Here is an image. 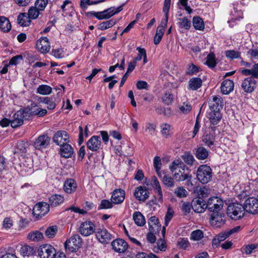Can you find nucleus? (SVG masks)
I'll list each match as a JSON object with an SVG mask.
<instances>
[{
  "label": "nucleus",
  "mask_w": 258,
  "mask_h": 258,
  "mask_svg": "<svg viewBox=\"0 0 258 258\" xmlns=\"http://www.w3.org/2000/svg\"><path fill=\"white\" fill-rule=\"evenodd\" d=\"M133 219L136 225L143 226L146 223L144 216L140 212H135L133 215Z\"/></svg>",
  "instance_id": "obj_34"
},
{
  "label": "nucleus",
  "mask_w": 258,
  "mask_h": 258,
  "mask_svg": "<svg viewBox=\"0 0 258 258\" xmlns=\"http://www.w3.org/2000/svg\"><path fill=\"white\" fill-rule=\"evenodd\" d=\"M50 138L47 135H41L36 140L34 147L38 150L45 149L48 146Z\"/></svg>",
  "instance_id": "obj_19"
},
{
  "label": "nucleus",
  "mask_w": 258,
  "mask_h": 258,
  "mask_svg": "<svg viewBox=\"0 0 258 258\" xmlns=\"http://www.w3.org/2000/svg\"><path fill=\"white\" fill-rule=\"evenodd\" d=\"M208 118L212 124L216 125L221 120V115L219 111H210L208 114Z\"/></svg>",
  "instance_id": "obj_33"
},
{
  "label": "nucleus",
  "mask_w": 258,
  "mask_h": 258,
  "mask_svg": "<svg viewBox=\"0 0 258 258\" xmlns=\"http://www.w3.org/2000/svg\"><path fill=\"white\" fill-rule=\"evenodd\" d=\"M81 238L78 235L72 236L64 243L66 249H68L71 252L76 251L81 246Z\"/></svg>",
  "instance_id": "obj_6"
},
{
  "label": "nucleus",
  "mask_w": 258,
  "mask_h": 258,
  "mask_svg": "<svg viewBox=\"0 0 258 258\" xmlns=\"http://www.w3.org/2000/svg\"><path fill=\"white\" fill-rule=\"evenodd\" d=\"M183 166H185L183 163L180 160H176L172 162L169 168L173 174L174 172H177V169L179 167H182Z\"/></svg>",
  "instance_id": "obj_53"
},
{
  "label": "nucleus",
  "mask_w": 258,
  "mask_h": 258,
  "mask_svg": "<svg viewBox=\"0 0 258 258\" xmlns=\"http://www.w3.org/2000/svg\"><path fill=\"white\" fill-rule=\"evenodd\" d=\"M148 222L150 232L155 233L159 232L160 225L157 218L152 216L149 219Z\"/></svg>",
  "instance_id": "obj_22"
},
{
  "label": "nucleus",
  "mask_w": 258,
  "mask_h": 258,
  "mask_svg": "<svg viewBox=\"0 0 258 258\" xmlns=\"http://www.w3.org/2000/svg\"><path fill=\"white\" fill-rule=\"evenodd\" d=\"M181 157L184 162L189 165H192L195 161L194 156L189 152H185Z\"/></svg>",
  "instance_id": "obj_54"
},
{
  "label": "nucleus",
  "mask_w": 258,
  "mask_h": 258,
  "mask_svg": "<svg viewBox=\"0 0 258 258\" xmlns=\"http://www.w3.org/2000/svg\"><path fill=\"white\" fill-rule=\"evenodd\" d=\"M149 192L147 188L140 186L135 190L134 196L136 198L140 201L144 202L149 197Z\"/></svg>",
  "instance_id": "obj_21"
},
{
  "label": "nucleus",
  "mask_w": 258,
  "mask_h": 258,
  "mask_svg": "<svg viewBox=\"0 0 258 258\" xmlns=\"http://www.w3.org/2000/svg\"><path fill=\"white\" fill-rule=\"evenodd\" d=\"M233 82L230 80H225L221 84V92L223 94H228L233 91Z\"/></svg>",
  "instance_id": "obj_24"
},
{
  "label": "nucleus",
  "mask_w": 258,
  "mask_h": 258,
  "mask_svg": "<svg viewBox=\"0 0 258 258\" xmlns=\"http://www.w3.org/2000/svg\"><path fill=\"white\" fill-rule=\"evenodd\" d=\"M193 210L197 213H203L206 208V202L201 198H195L192 201Z\"/></svg>",
  "instance_id": "obj_18"
},
{
  "label": "nucleus",
  "mask_w": 258,
  "mask_h": 258,
  "mask_svg": "<svg viewBox=\"0 0 258 258\" xmlns=\"http://www.w3.org/2000/svg\"><path fill=\"white\" fill-rule=\"evenodd\" d=\"M199 71V68L197 66H195L193 63L189 64L187 68L186 71V74L187 75H193L197 73H198Z\"/></svg>",
  "instance_id": "obj_60"
},
{
  "label": "nucleus",
  "mask_w": 258,
  "mask_h": 258,
  "mask_svg": "<svg viewBox=\"0 0 258 258\" xmlns=\"http://www.w3.org/2000/svg\"><path fill=\"white\" fill-rule=\"evenodd\" d=\"M152 185L156 189L157 193L156 197L158 199V202H162L163 201V195L159 182L156 177H154L152 180Z\"/></svg>",
  "instance_id": "obj_31"
},
{
  "label": "nucleus",
  "mask_w": 258,
  "mask_h": 258,
  "mask_svg": "<svg viewBox=\"0 0 258 258\" xmlns=\"http://www.w3.org/2000/svg\"><path fill=\"white\" fill-rule=\"evenodd\" d=\"M49 211V205L45 202L36 204L33 209V214L36 217H42L46 214Z\"/></svg>",
  "instance_id": "obj_8"
},
{
  "label": "nucleus",
  "mask_w": 258,
  "mask_h": 258,
  "mask_svg": "<svg viewBox=\"0 0 258 258\" xmlns=\"http://www.w3.org/2000/svg\"><path fill=\"white\" fill-rule=\"evenodd\" d=\"M212 177V171L210 166L202 165L198 167L197 171V178L202 183L205 184L209 182Z\"/></svg>",
  "instance_id": "obj_3"
},
{
  "label": "nucleus",
  "mask_w": 258,
  "mask_h": 258,
  "mask_svg": "<svg viewBox=\"0 0 258 258\" xmlns=\"http://www.w3.org/2000/svg\"><path fill=\"white\" fill-rule=\"evenodd\" d=\"M38 255L40 258H55L56 251L55 249L50 244L41 245L37 250Z\"/></svg>",
  "instance_id": "obj_5"
},
{
  "label": "nucleus",
  "mask_w": 258,
  "mask_h": 258,
  "mask_svg": "<svg viewBox=\"0 0 258 258\" xmlns=\"http://www.w3.org/2000/svg\"><path fill=\"white\" fill-rule=\"evenodd\" d=\"M204 237L203 232L200 230H197L191 232L190 239L194 240H200Z\"/></svg>",
  "instance_id": "obj_59"
},
{
  "label": "nucleus",
  "mask_w": 258,
  "mask_h": 258,
  "mask_svg": "<svg viewBox=\"0 0 258 258\" xmlns=\"http://www.w3.org/2000/svg\"><path fill=\"white\" fill-rule=\"evenodd\" d=\"M28 238L32 241L38 242L43 238V235L41 232L38 231H35L30 233L28 235Z\"/></svg>",
  "instance_id": "obj_44"
},
{
  "label": "nucleus",
  "mask_w": 258,
  "mask_h": 258,
  "mask_svg": "<svg viewBox=\"0 0 258 258\" xmlns=\"http://www.w3.org/2000/svg\"><path fill=\"white\" fill-rule=\"evenodd\" d=\"M111 9H107L102 12H98V15L96 16V18L98 20L108 19L112 16Z\"/></svg>",
  "instance_id": "obj_46"
},
{
  "label": "nucleus",
  "mask_w": 258,
  "mask_h": 258,
  "mask_svg": "<svg viewBox=\"0 0 258 258\" xmlns=\"http://www.w3.org/2000/svg\"><path fill=\"white\" fill-rule=\"evenodd\" d=\"M191 208L192 209V202H184L182 204L181 209L183 215H187L190 213Z\"/></svg>",
  "instance_id": "obj_58"
},
{
  "label": "nucleus",
  "mask_w": 258,
  "mask_h": 258,
  "mask_svg": "<svg viewBox=\"0 0 258 258\" xmlns=\"http://www.w3.org/2000/svg\"><path fill=\"white\" fill-rule=\"evenodd\" d=\"M101 146V138L98 136H92L87 142V147L92 151H97Z\"/></svg>",
  "instance_id": "obj_15"
},
{
  "label": "nucleus",
  "mask_w": 258,
  "mask_h": 258,
  "mask_svg": "<svg viewBox=\"0 0 258 258\" xmlns=\"http://www.w3.org/2000/svg\"><path fill=\"white\" fill-rule=\"evenodd\" d=\"M96 237L101 243H108L112 239V235L105 228H98L96 232Z\"/></svg>",
  "instance_id": "obj_10"
},
{
  "label": "nucleus",
  "mask_w": 258,
  "mask_h": 258,
  "mask_svg": "<svg viewBox=\"0 0 258 258\" xmlns=\"http://www.w3.org/2000/svg\"><path fill=\"white\" fill-rule=\"evenodd\" d=\"M17 23L21 26H27L30 23V20L26 13H21L17 17Z\"/></svg>",
  "instance_id": "obj_36"
},
{
  "label": "nucleus",
  "mask_w": 258,
  "mask_h": 258,
  "mask_svg": "<svg viewBox=\"0 0 258 258\" xmlns=\"http://www.w3.org/2000/svg\"><path fill=\"white\" fill-rule=\"evenodd\" d=\"M69 137L68 133L64 131H59L56 132L53 137V142L57 145L62 146L69 141Z\"/></svg>",
  "instance_id": "obj_13"
},
{
  "label": "nucleus",
  "mask_w": 258,
  "mask_h": 258,
  "mask_svg": "<svg viewBox=\"0 0 258 258\" xmlns=\"http://www.w3.org/2000/svg\"><path fill=\"white\" fill-rule=\"evenodd\" d=\"M171 0H164L163 12L164 13L165 18L163 19L159 25L163 26L164 28L166 26L168 19L169 9L170 7Z\"/></svg>",
  "instance_id": "obj_25"
},
{
  "label": "nucleus",
  "mask_w": 258,
  "mask_h": 258,
  "mask_svg": "<svg viewBox=\"0 0 258 258\" xmlns=\"http://www.w3.org/2000/svg\"><path fill=\"white\" fill-rule=\"evenodd\" d=\"M12 26L9 20L5 16H0V30L4 33L9 32Z\"/></svg>",
  "instance_id": "obj_28"
},
{
  "label": "nucleus",
  "mask_w": 258,
  "mask_h": 258,
  "mask_svg": "<svg viewBox=\"0 0 258 258\" xmlns=\"http://www.w3.org/2000/svg\"><path fill=\"white\" fill-rule=\"evenodd\" d=\"M205 63L210 68H214L216 66V57L213 52H210L206 57Z\"/></svg>",
  "instance_id": "obj_43"
},
{
  "label": "nucleus",
  "mask_w": 258,
  "mask_h": 258,
  "mask_svg": "<svg viewBox=\"0 0 258 258\" xmlns=\"http://www.w3.org/2000/svg\"><path fill=\"white\" fill-rule=\"evenodd\" d=\"M203 81L200 78L193 77L188 81V89L191 90H197L201 87Z\"/></svg>",
  "instance_id": "obj_26"
},
{
  "label": "nucleus",
  "mask_w": 258,
  "mask_h": 258,
  "mask_svg": "<svg viewBox=\"0 0 258 258\" xmlns=\"http://www.w3.org/2000/svg\"><path fill=\"white\" fill-rule=\"evenodd\" d=\"M177 24L180 28H183L186 30H188L191 26L190 21L186 17L179 19Z\"/></svg>",
  "instance_id": "obj_49"
},
{
  "label": "nucleus",
  "mask_w": 258,
  "mask_h": 258,
  "mask_svg": "<svg viewBox=\"0 0 258 258\" xmlns=\"http://www.w3.org/2000/svg\"><path fill=\"white\" fill-rule=\"evenodd\" d=\"M241 87L244 92L250 93L256 88V81L253 77H249L242 81Z\"/></svg>",
  "instance_id": "obj_9"
},
{
  "label": "nucleus",
  "mask_w": 258,
  "mask_h": 258,
  "mask_svg": "<svg viewBox=\"0 0 258 258\" xmlns=\"http://www.w3.org/2000/svg\"><path fill=\"white\" fill-rule=\"evenodd\" d=\"M209 108L211 111H219L222 108V99L219 96H212L209 101Z\"/></svg>",
  "instance_id": "obj_16"
},
{
  "label": "nucleus",
  "mask_w": 258,
  "mask_h": 258,
  "mask_svg": "<svg viewBox=\"0 0 258 258\" xmlns=\"http://www.w3.org/2000/svg\"><path fill=\"white\" fill-rule=\"evenodd\" d=\"M203 142L206 145L210 147L213 145L215 141V136L213 133H205L202 138Z\"/></svg>",
  "instance_id": "obj_35"
},
{
  "label": "nucleus",
  "mask_w": 258,
  "mask_h": 258,
  "mask_svg": "<svg viewBox=\"0 0 258 258\" xmlns=\"http://www.w3.org/2000/svg\"><path fill=\"white\" fill-rule=\"evenodd\" d=\"M64 201V198L59 195H52L49 198L48 205L51 207H56L59 205Z\"/></svg>",
  "instance_id": "obj_30"
},
{
  "label": "nucleus",
  "mask_w": 258,
  "mask_h": 258,
  "mask_svg": "<svg viewBox=\"0 0 258 258\" xmlns=\"http://www.w3.org/2000/svg\"><path fill=\"white\" fill-rule=\"evenodd\" d=\"M244 209L242 204L233 203L230 204L227 208V215L232 220H239L243 217Z\"/></svg>",
  "instance_id": "obj_1"
},
{
  "label": "nucleus",
  "mask_w": 258,
  "mask_h": 258,
  "mask_svg": "<svg viewBox=\"0 0 258 258\" xmlns=\"http://www.w3.org/2000/svg\"><path fill=\"white\" fill-rule=\"evenodd\" d=\"M73 153V149L69 144H67L60 146V154L62 157L65 158H69L72 157Z\"/></svg>",
  "instance_id": "obj_27"
},
{
  "label": "nucleus",
  "mask_w": 258,
  "mask_h": 258,
  "mask_svg": "<svg viewBox=\"0 0 258 258\" xmlns=\"http://www.w3.org/2000/svg\"><path fill=\"white\" fill-rule=\"evenodd\" d=\"M113 203H112V201L110 202L107 200H103L101 202L100 206L98 207V209H110L113 207Z\"/></svg>",
  "instance_id": "obj_62"
},
{
  "label": "nucleus",
  "mask_w": 258,
  "mask_h": 258,
  "mask_svg": "<svg viewBox=\"0 0 258 258\" xmlns=\"http://www.w3.org/2000/svg\"><path fill=\"white\" fill-rule=\"evenodd\" d=\"M192 24L194 28L199 30H203L205 28V25L203 19L199 16L194 17Z\"/></svg>",
  "instance_id": "obj_37"
},
{
  "label": "nucleus",
  "mask_w": 258,
  "mask_h": 258,
  "mask_svg": "<svg viewBox=\"0 0 258 258\" xmlns=\"http://www.w3.org/2000/svg\"><path fill=\"white\" fill-rule=\"evenodd\" d=\"M117 22L114 19H110L109 20L101 23L98 26V29L104 30L110 28L114 26Z\"/></svg>",
  "instance_id": "obj_42"
},
{
  "label": "nucleus",
  "mask_w": 258,
  "mask_h": 258,
  "mask_svg": "<svg viewBox=\"0 0 258 258\" xmlns=\"http://www.w3.org/2000/svg\"><path fill=\"white\" fill-rule=\"evenodd\" d=\"M173 177L176 181H184L186 179H188L189 178H191V175L185 173L184 170L179 175V173H177V172H174L173 174Z\"/></svg>",
  "instance_id": "obj_45"
},
{
  "label": "nucleus",
  "mask_w": 258,
  "mask_h": 258,
  "mask_svg": "<svg viewBox=\"0 0 258 258\" xmlns=\"http://www.w3.org/2000/svg\"><path fill=\"white\" fill-rule=\"evenodd\" d=\"M241 73L245 76H251L253 79H258V63H254L250 69H244Z\"/></svg>",
  "instance_id": "obj_29"
},
{
  "label": "nucleus",
  "mask_w": 258,
  "mask_h": 258,
  "mask_svg": "<svg viewBox=\"0 0 258 258\" xmlns=\"http://www.w3.org/2000/svg\"><path fill=\"white\" fill-rule=\"evenodd\" d=\"M113 249L118 253L125 252L128 247L126 241L122 239H116L111 242Z\"/></svg>",
  "instance_id": "obj_14"
},
{
  "label": "nucleus",
  "mask_w": 258,
  "mask_h": 258,
  "mask_svg": "<svg viewBox=\"0 0 258 258\" xmlns=\"http://www.w3.org/2000/svg\"><path fill=\"white\" fill-rule=\"evenodd\" d=\"M177 246L180 248L186 249L190 246V243L186 238H179L177 242Z\"/></svg>",
  "instance_id": "obj_55"
},
{
  "label": "nucleus",
  "mask_w": 258,
  "mask_h": 258,
  "mask_svg": "<svg viewBox=\"0 0 258 258\" xmlns=\"http://www.w3.org/2000/svg\"><path fill=\"white\" fill-rule=\"evenodd\" d=\"M162 99L165 103L168 105L171 103L173 100V95L169 92H166L164 93Z\"/></svg>",
  "instance_id": "obj_64"
},
{
  "label": "nucleus",
  "mask_w": 258,
  "mask_h": 258,
  "mask_svg": "<svg viewBox=\"0 0 258 258\" xmlns=\"http://www.w3.org/2000/svg\"><path fill=\"white\" fill-rule=\"evenodd\" d=\"M47 5L48 0H36L35 3V7L40 11H44Z\"/></svg>",
  "instance_id": "obj_56"
},
{
  "label": "nucleus",
  "mask_w": 258,
  "mask_h": 258,
  "mask_svg": "<svg viewBox=\"0 0 258 258\" xmlns=\"http://www.w3.org/2000/svg\"><path fill=\"white\" fill-rule=\"evenodd\" d=\"M206 209L213 213L219 212L223 207V201L218 197L210 198L207 202H206Z\"/></svg>",
  "instance_id": "obj_4"
},
{
  "label": "nucleus",
  "mask_w": 258,
  "mask_h": 258,
  "mask_svg": "<svg viewBox=\"0 0 258 258\" xmlns=\"http://www.w3.org/2000/svg\"><path fill=\"white\" fill-rule=\"evenodd\" d=\"M164 32V28L163 26L159 25L157 28L155 36L154 39V43L155 45L159 43L162 39Z\"/></svg>",
  "instance_id": "obj_39"
},
{
  "label": "nucleus",
  "mask_w": 258,
  "mask_h": 258,
  "mask_svg": "<svg viewBox=\"0 0 258 258\" xmlns=\"http://www.w3.org/2000/svg\"><path fill=\"white\" fill-rule=\"evenodd\" d=\"M124 199V190L121 189H116L113 191L111 201L114 204H120L123 202Z\"/></svg>",
  "instance_id": "obj_17"
},
{
  "label": "nucleus",
  "mask_w": 258,
  "mask_h": 258,
  "mask_svg": "<svg viewBox=\"0 0 258 258\" xmlns=\"http://www.w3.org/2000/svg\"><path fill=\"white\" fill-rule=\"evenodd\" d=\"M198 195L199 197L198 198H201L203 199V198H207L210 194V189L206 186H204L203 187H200L198 190Z\"/></svg>",
  "instance_id": "obj_50"
},
{
  "label": "nucleus",
  "mask_w": 258,
  "mask_h": 258,
  "mask_svg": "<svg viewBox=\"0 0 258 258\" xmlns=\"http://www.w3.org/2000/svg\"><path fill=\"white\" fill-rule=\"evenodd\" d=\"M57 227L55 225H53L47 227L45 231V235L46 237L49 238H53L56 235L57 232Z\"/></svg>",
  "instance_id": "obj_51"
},
{
  "label": "nucleus",
  "mask_w": 258,
  "mask_h": 258,
  "mask_svg": "<svg viewBox=\"0 0 258 258\" xmlns=\"http://www.w3.org/2000/svg\"><path fill=\"white\" fill-rule=\"evenodd\" d=\"M161 133L165 138H168L170 136V125L168 123H163L160 125Z\"/></svg>",
  "instance_id": "obj_52"
},
{
  "label": "nucleus",
  "mask_w": 258,
  "mask_h": 258,
  "mask_svg": "<svg viewBox=\"0 0 258 258\" xmlns=\"http://www.w3.org/2000/svg\"><path fill=\"white\" fill-rule=\"evenodd\" d=\"M243 207L244 211L255 214L258 212V199L253 197L249 198L245 201Z\"/></svg>",
  "instance_id": "obj_7"
},
{
  "label": "nucleus",
  "mask_w": 258,
  "mask_h": 258,
  "mask_svg": "<svg viewBox=\"0 0 258 258\" xmlns=\"http://www.w3.org/2000/svg\"><path fill=\"white\" fill-rule=\"evenodd\" d=\"M28 110H29V113L30 114V118L32 116L36 115L38 117H43L45 116L47 112V111L45 109H42L40 107H38L37 108L33 109L30 108L29 107H27Z\"/></svg>",
  "instance_id": "obj_32"
},
{
  "label": "nucleus",
  "mask_w": 258,
  "mask_h": 258,
  "mask_svg": "<svg viewBox=\"0 0 258 258\" xmlns=\"http://www.w3.org/2000/svg\"><path fill=\"white\" fill-rule=\"evenodd\" d=\"M162 182L164 184L168 187H173L174 185V180L171 176L165 175L162 178Z\"/></svg>",
  "instance_id": "obj_57"
},
{
  "label": "nucleus",
  "mask_w": 258,
  "mask_h": 258,
  "mask_svg": "<svg viewBox=\"0 0 258 258\" xmlns=\"http://www.w3.org/2000/svg\"><path fill=\"white\" fill-rule=\"evenodd\" d=\"M20 252L23 256H29L33 255L35 250L33 247L24 245L21 248Z\"/></svg>",
  "instance_id": "obj_41"
},
{
  "label": "nucleus",
  "mask_w": 258,
  "mask_h": 258,
  "mask_svg": "<svg viewBox=\"0 0 258 258\" xmlns=\"http://www.w3.org/2000/svg\"><path fill=\"white\" fill-rule=\"evenodd\" d=\"M77 188V183L73 179H67L63 184V189L68 194L74 192Z\"/></svg>",
  "instance_id": "obj_23"
},
{
  "label": "nucleus",
  "mask_w": 258,
  "mask_h": 258,
  "mask_svg": "<svg viewBox=\"0 0 258 258\" xmlns=\"http://www.w3.org/2000/svg\"><path fill=\"white\" fill-rule=\"evenodd\" d=\"M28 112L29 110L27 107L17 111L11 120V126L13 128L21 126L24 123V119L28 120L30 118V113Z\"/></svg>",
  "instance_id": "obj_2"
},
{
  "label": "nucleus",
  "mask_w": 258,
  "mask_h": 258,
  "mask_svg": "<svg viewBox=\"0 0 258 258\" xmlns=\"http://www.w3.org/2000/svg\"><path fill=\"white\" fill-rule=\"evenodd\" d=\"M40 12L35 7H31L29 8L27 15L29 20L36 19L38 17Z\"/></svg>",
  "instance_id": "obj_48"
},
{
  "label": "nucleus",
  "mask_w": 258,
  "mask_h": 258,
  "mask_svg": "<svg viewBox=\"0 0 258 258\" xmlns=\"http://www.w3.org/2000/svg\"><path fill=\"white\" fill-rule=\"evenodd\" d=\"M211 224L214 228H219L225 223L224 216L219 212L213 213L210 219Z\"/></svg>",
  "instance_id": "obj_12"
},
{
  "label": "nucleus",
  "mask_w": 258,
  "mask_h": 258,
  "mask_svg": "<svg viewBox=\"0 0 258 258\" xmlns=\"http://www.w3.org/2000/svg\"><path fill=\"white\" fill-rule=\"evenodd\" d=\"M40 99L41 102L44 103L47 105V108L48 109H53L56 106V104L52 98L46 97L41 98Z\"/></svg>",
  "instance_id": "obj_47"
},
{
  "label": "nucleus",
  "mask_w": 258,
  "mask_h": 258,
  "mask_svg": "<svg viewBox=\"0 0 258 258\" xmlns=\"http://www.w3.org/2000/svg\"><path fill=\"white\" fill-rule=\"evenodd\" d=\"M174 193L177 197L180 198L185 197L187 195V191L182 186L176 188Z\"/></svg>",
  "instance_id": "obj_61"
},
{
  "label": "nucleus",
  "mask_w": 258,
  "mask_h": 258,
  "mask_svg": "<svg viewBox=\"0 0 258 258\" xmlns=\"http://www.w3.org/2000/svg\"><path fill=\"white\" fill-rule=\"evenodd\" d=\"M36 47L41 53L48 52L50 48L48 39L47 37H41L37 41Z\"/></svg>",
  "instance_id": "obj_20"
},
{
  "label": "nucleus",
  "mask_w": 258,
  "mask_h": 258,
  "mask_svg": "<svg viewBox=\"0 0 258 258\" xmlns=\"http://www.w3.org/2000/svg\"><path fill=\"white\" fill-rule=\"evenodd\" d=\"M52 88L46 85H41L37 88L36 93L42 95H46L51 94Z\"/></svg>",
  "instance_id": "obj_40"
},
{
  "label": "nucleus",
  "mask_w": 258,
  "mask_h": 258,
  "mask_svg": "<svg viewBox=\"0 0 258 258\" xmlns=\"http://www.w3.org/2000/svg\"><path fill=\"white\" fill-rule=\"evenodd\" d=\"M95 230L93 223L91 221H85L82 223L79 228V232L84 236H88L93 234Z\"/></svg>",
  "instance_id": "obj_11"
},
{
  "label": "nucleus",
  "mask_w": 258,
  "mask_h": 258,
  "mask_svg": "<svg viewBox=\"0 0 258 258\" xmlns=\"http://www.w3.org/2000/svg\"><path fill=\"white\" fill-rule=\"evenodd\" d=\"M209 155L208 151L204 147H199L196 149V156L199 160L206 159Z\"/></svg>",
  "instance_id": "obj_38"
},
{
  "label": "nucleus",
  "mask_w": 258,
  "mask_h": 258,
  "mask_svg": "<svg viewBox=\"0 0 258 258\" xmlns=\"http://www.w3.org/2000/svg\"><path fill=\"white\" fill-rule=\"evenodd\" d=\"M226 56L230 59L238 58L240 56V53L234 50H227L225 52Z\"/></svg>",
  "instance_id": "obj_63"
}]
</instances>
